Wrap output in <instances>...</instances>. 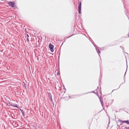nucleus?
Masks as SVG:
<instances>
[{
  "instance_id": "obj_11",
  "label": "nucleus",
  "mask_w": 129,
  "mask_h": 129,
  "mask_svg": "<svg viewBox=\"0 0 129 129\" xmlns=\"http://www.w3.org/2000/svg\"><path fill=\"white\" fill-rule=\"evenodd\" d=\"M27 41H29V39H28V37H27Z\"/></svg>"
},
{
  "instance_id": "obj_15",
  "label": "nucleus",
  "mask_w": 129,
  "mask_h": 129,
  "mask_svg": "<svg viewBox=\"0 0 129 129\" xmlns=\"http://www.w3.org/2000/svg\"><path fill=\"white\" fill-rule=\"evenodd\" d=\"M125 128H126V129L127 128H126V127H125Z\"/></svg>"
},
{
  "instance_id": "obj_4",
  "label": "nucleus",
  "mask_w": 129,
  "mask_h": 129,
  "mask_svg": "<svg viewBox=\"0 0 129 129\" xmlns=\"http://www.w3.org/2000/svg\"><path fill=\"white\" fill-rule=\"evenodd\" d=\"M8 4L9 5V6L11 7H13L14 6V3L11 2H9Z\"/></svg>"
},
{
  "instance_id": "obj_6",
  "label": "nucleus",
  "mask_w": 129,
  "mask_h": 129,
  "mask_svg": "<svg viewBox=\"0 0 129 129\" xmlns=\"http://www.w3.org/2000/svg\"><path fill=\"white\" fill-rule=\"evenodd\" d=\"M118 121L119 122H121L122 123H123L124 122L126 123V122H127V121H122V120H119Z\"/></svg>"
},
{
  "instance_id": "obj_13",
  "label": "nucleus",
  "mask_w": 129,
  "mask_h": 129,
  "mask_svg": "<svg viewBox=\"0 0 129 129\" xmlns=\"http://www.w3.org/2000/svg\"><path fill=\"white\" fill-rule=\"evenodd\" d=\"M27 37H29V36L27 34Z\"/></svg>"
},
{
  "instance_id": "obj_5",
  "label": "nucleus",
  "mask_w": 129,
  "mask_h": 129,
  "mask_svg": "<svg viewBox=\"0 0 129 129\" xmlns=\"http://www.w3.org/2000/svg\"><path fill=\"white\" fill-rule=\"evenodd\" d=\"M102 98H100V102L101 103V104H102V106H103V101L102 100Z\"/></svg>"
},
{
  "instance_id": "obj_14",
  "label": "nucleus",
  "mask_w": 129,
  "mask_h": 129,
  "mask_svg": "<svg viewBox=\"0 0 129 129\" xmlns=\"http://www.w3.org/2000/svg\"><path fill=\"white\" fill-rule=\"evenodd\" d=\"M128 37H129V34H128Z\"/></svg>"
},
{
  "instance_id": "obj_1",
  "label": "nucleus",
  "mask_w": 129,
  "mask_h": 129,
  "mask_svg": "<svg viewBox=\"0 0 129 129\" xmlns=\"http://www.w3.org/2000/svg\"><path fill=\"white\" fill-rule=\"evenodd\" d=\"M78 8V13L79 14H80L81 13V2H79V5Z\"/></svg>"
},
{
  "instance_id": "obj_10",
  "label": "nucleus",
  "mask_w": 129,
  "mask_h": 129,
  "mask_svg": "<svg viewBox=\"0 0 129 129\" xmlns=\"http://www.w3.org/2000/svg\"><path fill=\"white\" fill-rule=\"evenodd\" d=\"M126 123L129 124V121H127V122Z\"/></svg>"
},
{
  "instance_id": "obj_12",
  "label": "nucleus",
  "mask_w": 129,
  "mask_h": 129,
  "mask_svg": "<svg viewBox=\"0 0 129 129\" xmlns=\"http://www.w3.org/2000/svg\"><path fill=\"white\" fill-rule=\"evenodd\" d=\"M51 97V95H50L49 96V97L50 98Z\"/></svg>"
},
{
  "instance_id": "obj_16",
  "label": "nucleus",
  "mask_w": 129,
  "mask_h": 129,
  "mask_svg": "<svg viewBox=\"0 0 129 129\" xmlns=\"http://www.w3.org/2000/svg\"><path fill=\"white\" fill-rule=\"evenodd\" d=\"M2 1H3V0H1Z\"/></svg>"
},
{
  "instance_id": "obj_9",
  "label": "nucleus",
  "mask_w": 129,
  "mask_h": 129,
  "mask_svg": "<svg viewBox=\"0 0 129 129\" xmlns=\"http://www.w3.org/2000/svg\"><path fill=\"white\" fill-rule=\"evenodd\" d=\"M50 99H51V102L52 101V97H50Z\"/></svg>"
},
{
  "instance_id": "obj_8",
  "label": "nucleus",
  "mask_w": 129,
  "mask_h": 129,
  "mask_svg": "<svg viewBox=\"0 0 129 129\" xmlns=\"http://www.w3.org/2000/svg\"><path fill=\"white\" fill-rule=\"evenodd\" d=\"M60 74L59 70L58 69L57 70V75H58Z\"/></svg>"
},
{
  "instance_id": "obj_2",
  "label": "nucleus",
  "mask_w": 129,
  "mask_h": 129,
  "mask_svg": "<svg viewBox=\"0 0 129 129\" xmlns=\"http://www.w3.org/2000/svg\"><path fill=\"white\" fill-rule=\"evenodd\" d=\"M49 47L51 51L52 52H53L54 51L53 49V46L51 44H49Z\"/></svg>"
},
{
  "instance_id": "obj_3",
  "label": "nucleus",
  "mask_w": 129,
  "mask_h": 129,
  "mask_svg": "<svg viewBox=\"0 0 129 129\" xmlns=\"http://www.w3.org/2000/svg\"><path fill=\"white\" fill-rule=\"evenodd\" d=\"M9 104L11 106H12L16 107L17 108H18V106L17 104H15L14 103H12L11 102H9Z\"/></svg>"
},
{
  "instance_id": "obj_7",
  "label": "nucleus",
  "mask_w": 129,
  "mask_h": 129,
  "mask_svg": "<svg viewBox=\"0 0 129 129\" xmlns=\"http://www.w3.org/2000/svg\"><path fill=\"white\" fill-rule=\"evenodd\" d=\"M96 50L97 52L99 54L100 53V50L98 49H97L96 47H95Z\"/></svg>"
}]
</instances>
